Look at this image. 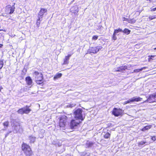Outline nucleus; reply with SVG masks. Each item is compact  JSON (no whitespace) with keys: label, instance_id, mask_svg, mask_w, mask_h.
Instances as JSON below:
<instances>
[{"label":"nucleus","instance_id":"35","mask_svg":"<svg viewBox=\"0 0 156 156\" xmlns=\"http://www.w3.org/2000/svg\"><path fill=\"white\" fill-rule=\"evenodd\" d=\"M151 138L152 140L154 141L156 140V136H151Z\"/></svg>","mask_w":156,"mask_h":156},{"label":"nucleus","instance_id":"48","mask_svg":"<svg viewBox=\"0 0 156 156\" xmlns=\"http://www.w3.org/2000/svg\"><path fill=\"white\" fill-rule=\"evenodd\" d=\"M151 57H152V58H154V55H151Z\"/></svg>","mask_w":156,"mask_h":156},{"label":"nucleus","instance_id":"33","mask_svg":"<svg viewBox=\"0 0 156 156\" xmlns=\"http://www.w3.org/2000/svg\"><path fill=\"white\" fill-rule=\"evenodd\" d=\"M98 36L97 35H94L92 37V40H96L98 38Z\"/></svg>","mask_w":156,"mask_h":156},{"label":"nucleus","instance_id":"39","mask_svg":"<svg viewBox=\"0 0 156 156\" xmlns=\"http://www.w3.org/2000/svg\"><path fill=\"white\" fill-rule=\"evenodd\" d=\"M7 13H6L5 12V13H2V16H7Z\"/></svg>","mask_w":156,"mask_h":156},{"label":"nucleus","instance_id":"37","mask_svg":"<svg viewBox=\"0 0 156 156\" xmlns=\"http://www.w3.org/2000/svg\"><path fill=\"white\" fill-rule=\"evenodd\" d=\"M74 106V105H73V104H72V105L71 104V105H68V106L69 107L72 108Z\"/></svg>","mask_w":156,"mask_h":156},{"label":"nucleus","instance_id":"1","mask_svg":"<svg viewBox=\"0 0 156 156\" xmlns=\"http://www.w3.org/2000/svg\"><path fill=\"white\" fill-rule=\"evenodd\" d=\"M21 148L26 156H30L32 155V152L29 145L23 143L22 145Z\"/></svg>","mask_w":156,"mask_h":156},{"label":"nucleus","instance_id":"45","mask_svg":"<svg viewBox=\"0 0 156 156\" xmlns=\"http://www.w3.org/2000/svg\"><path fill=\"white\" fill-rule=\"evenodd\" d=\"M11 132H12V131H9L7 133H9V134L10 133H11Z\"/></svg>","mask_w":156,"mask_h":156},{"label":"nucleus","instance_id":"43","mask_svg":"<svg viewBox=\"0 0 156 156\" xmlns=\"http://www.w3.org/2000/svg\"><path fill=\"white\" fill-rule=\"evenodd\" d=\"M9 135V133H7L5 135V137H7Z\"/></svg>","mask_w":156,"mask_h":156},{"label":"nucleus","instance_id":"28","mask_svg":"<svg viewBox=\"0 0 156 156\" xmlns=\"http://www.w3.org/2000/svg\"><path fill=\"white\" fill-rule=\"evenodd\" d=\"M3 60H0V69H1L3 67Z\"/></svg>","mask_w":156,"mask_h":156},{"label":"nucleus","instance_id":"52","mask_svg":"<svg viewBox=\"0 0 156 156\" xmlns=\"http://www.w3.org/2000/svg\"><path fill=\"white\" fill-rule=\"evenodd\" d=\"M2 30H0V31Z\"/></svg>","mask_w":156,"mask_h":156},{"label":"nucleus","instance_id":"14","mask_svg":"<svg viewBox=\"0 0 156 156\" xmlns=\"http://www.w3.org/2000/svg\"><path fill=\"white\" fill-rule=\"evenodd\" d=\"M71 12L76 13L78 12V8L76 5H75L72 7L70 9Z\"/></svg>","mask_w":156,"mask_h":156},{"label":"nucleus","instance_id":"34","mask_svg":"<svg viewBox=\"0 0 156 156\" xmlns=\"http://www.w3.org/2000/svg\"><path fill=\"white\" fill-rule=\"evenodd\" d=\"M155 18H156V17H155V16H150L149 17L148 19L149 20H153Z\"/></svg>","mask_w":156,"mask_h":156},{"label":"nucleus","instance_id":"49","mask_svg":"<svg viewBox=\"0 0 156 156\" xmlns=\"http://www.w3.org/2000/svg\"><path fill=\"white\" fill-rule=\"evenodd\" d=\"M2 78V76L0 75V79Z\"/></svg>","mask_w":156,"mask_h":156},{"label":"nucleus","instance_id":"21","mask_svg":"<svg viewBox=\"0 0 156 156\" xmlns=\"http://www.w3.org/2000/svg\"><path fill=\"white\" fill-rule=\"evenodd\" d=\"M122 32H123L124 34H126V35H128L130 33L131 30L125 28L123 30H122Z\"/></svg>","mask_w":156,"mask_h":156},{"label":"nucleus","instance_id":"3","mask_svg":"<svg viewBox=\"0 0 156 156\" xmlns=\"http://www.w3.org/2000/svg\"><path fill=\"white\" fill-rule=\"evenodd\" d=\"M15 3H14V5L11 6L10 5H7L5 9V12L8 14H12L15 9Z\"/></svg>","mask_w":156,"mask_h":156},{"label":"nucleus","instance_id":"42","mask_svg":"<svg viewBox=\"0 0 156 156\" xmlns=\"http://www.w3.org/2000/svg\"><path fill=\"white\" fill-rule=\"evenodd\" d=\"M124 20H126V21H127V20H128V19H126L125 17H124Z\"/></svg>","mask_w":156,"mask_h":156},{"label":"nucleus","instance_id":"10","mask_svg":"<svg viewBox=\"0 0 156 156\" xmlns=\"http://www.w3.org/2000/svg\"><path fill=\"white\" fill-rule=\"evenodd\" d=\"M34 75L35 77L36 80H43V75L41 73H39L38 72L35 71Z\"/></svg>","mask_w":156,"mask_h":156},{"label":"nucleus","instance_id":"4","mask_svg":"<svg viewBox=\"0 0 156 156\" xmlns=\"http://www.w3.org/2000/svg\"><path fill=\"white\" fill-rule=\"evenodd\" d=\"M102 47L101 46H98L96 47H90L88 50L87 54H91V53H96L99 51L101 50Z\"/></svg>","mask_w":156,"mask_h":156},{"label":"nucleus","instance_id":"46","mask_svg":"<svg viewBox=\"0 0 156 156\" xmlns=\"http://www.w3.org/2000/svg\"><path fill=\"white\" fill-rule=\"evenodd\" d=\"M11 132H12V131H9L7 133H9V134L10 133H11Z\"/></svg>","mask_w":156,"mask_h":156},{"label":"nucleus","instance_id":"20","mask_svg":"<svg viewBox=\"0 0 156 156\" xmlns=\"http://www.w3.org/2000/svg\"><path fill=\"white\" fill-rule=\"evenodd\" d=\"M62 74L61 73H58L56 74L54 77V79L55 80L59 78L62 76Z\"/></svg>","mask_w":156,"mask_h":156},{"label":"nucleus","instance_id":"12","mask_svg":"<svg viewBox=\"0 0 156 156\" xmlns=\"http://www.w3.org/2000/svg\"><path fill=\"white\" fill-rule=\"evenodd\" d=\"M47 11V9L44 8H41L40 11L39 12L38 14V17H39L41 19L44 17V14L46 13Z\"/></svg>","mask_w":156,"mask_h":156},{"label":"nucleus","instance_id":"17","mask_svg":"<svg viewBox=\"0 0 156 156\" xmlns=\"http://www.w3.org/2000/svg\"><path fill=\"white\" fill-rule=\"evenodd\" d=\"M142 99L140 97H134L131 98V101L132 102L134 101H141Z\"/></svg>","mask_w":156,"mask_h":156},{"label":"nucleus","instance_id":"9","mask_svg":"<svg viewBox=\"0 0 156 156\" xmlns=\"http://www.w3.org/2000/svg\"><path fill=\"white\" fill-rule=\"evenodd\" d=\"M66 116H64L60 118L59 122V126L60 127L65 126L66 121Z\"/></svg>","mask_w":156,"mask_h":156},{"label":"nucleus","instance_id":"7","mask_svg":"<svg viewBox=\"0 0 156 156\" xmlns=\"http://www.w3.org/2000/svg\"><path fill=\"white\" fill-rule=\"evenodd\" d=\"M80 122V121L77 119L72 120L70 123L71 129H76Z\"/></svg>","mask_w":156,"mask_h":156},{"label":"nucleus","instance_id":"32","mask_svg":"<svg viewBox=\"0 0 156 156\" xmlns=\"http://www.w3.org/2000/svg\"><path fill=\"white\" fill-rule=\"evenodd\" d=\"M131 102V99H129V100H128L127 101L124 102L123 103V104L125 105V104H127L128 103H130Z\"/></svg>","mask_w":156,"mask_h":156},{"label":"nucleus","instance_id":"30","mask_svg":"<svg viewBox=\"0 0 156 156\" xmlns=\"http://www.w3.org/2000/svg\"><path fill=\"white\" fill-rule=\"evenodd\" d=\"M36 81L37 83L38 84H41L43 83L42 80H36Z\"/></svg>","mask_w":156,"mask_h":156},{"label":"nucleus","instance_id":"44","mask_svg":"<svg viewBox=\"0 0 156 156\" xmlns=\"http://www.w3.org/2000/svg\"><path fill=\"white\" fill-rule=\"evenodd\" d=\"M3 45L2 44H0V48H2Z\"/></svg>","mask_w":156,"mask_h":156},{"label":"nucleus","instance_id":"29","mask_svg":"<svg viewBox=\"0 0 156 156\" xmlns=\"http://www.w3.org/2000/svg\"><path fill=\"white\" fill-rule=\"evenodd\" d=\"M116 34H114V33L113 34L112 38L113 40L114 41L116 40L117 39V37H116Z\"/></svg>","mask_w":156,"mask_h":156},{"label":"nucleus","instance_id":"41","mask_svg":"<svg viewBox=\"0 0 156 156\" xmlns=\"http://www.w3.org/2000/svg\"><path fill=\"white\" fill-rule=\"evenodd\" d=\"M2 89H3L2 87V86H0V92L1 91V90H2Z\"/></svg>","mask_w":156,"mask_h":156},{"label":"nucleus","instance_id":"31","mask_svg":"<svg viewBox=\"0 0 156 156\" xmlns=\"http://www.w3.org/2000/svg\"><path fill=\"white\" fill-rule=\"evenodd\" d=\"M81 156H89L88 155H87L86 152H83L81 153Z\"/></svg>","mask_w":156,"mask_h":156},{"label":"nucleus","instance_id":"23","mask_svg":"<svg viewBox=\"0 0 156 156\" xmlns=\"http://www.w3.org/2000/svg\"><path fill=\"white\" fill-rule=\"evenodd\" d=\"M9 122L8 121L5 122L3 123V125L5 128V129H6L8 128L9 125Z\"/></svg>","mask_w":156,"mask_h":156},{"label":"nucleus","instance_id":"36","mask_svg":"<svg viewBox=\"0 0 156 156\" xmlns=\"http://www.w3.org/2000/svg\"><path fill=\"white\" fill-rule=\"evenodd\" d=\"M151 11L153 12L156 11V7L154 8H151Z\"/></svg>","mask_w":156,"mask_h":156},{"label":"nucleus","instance_id":"16","mask_svg":"<svg viewBox=\"0 0 156 156\" xmlns=\"http://www.w3.org/2000/svg\"><path fill=\"white\" fill-rule=\"evenodd\" d=\"M127 68V67L126 66H120L117 68L116 71L123 73Z\"/></svg>","mask_w":156,"mask_h":156},{"label":"nucleus","instance_id":"38","mask_svg":"<svg viewBox=\"0 0 156 156\" xmlns=\"http://www.w3.org/2000/svg\"><path fill=\"white\" fill-rule=\"evenodd\" d=\"M27 90V87H24L23 88V90L24 91H26Z\"/></svg>","mask_w":156,"mask_h":156},{"label":"nucleus","instance_id":"26","mask_svg":"<svg viewBox=\"0 0 156 156\" xmlns=\"http://www.w3.org/2000/svg\"><path fill=\"white\" fill-rule=\"evenodd\" d=\"M127 21L129 23H134L136 22V20L134 19H128Z\"/></svg>","mask_w":156,"mask_h":156},{"label":"nucleus","instance_id":"24","mask_svg":"<svg viewBox=\"0 0 156 156\" xmlns=\"http://www.w3.org/2000/svg\"><path fill=\"white\" fill-rule=\"evenodd\" d=\"M122 30L120 28H119L118 29H115L113 33L117 35V33L119 32H122Z\"/></svg>","mask_w":156,"mask_h":156},{"label":"nucleus","instance_id":"51","mask_svg":"<svg viewBox=\"0 0 156 156\" xmlns=\"http://www.w3.org/2000/svg\"><path fill=\"white\" fill-rule=\"evenodd\" d=\"M11 123H12L11 125L12 126L13 124H12V121L11 122Z\"/></svg>","mask_w":156,"mask_h":156},{"label":"nucleus","instance_id":"19","mask_svg":"<svg viewBox=\"0 0 156 156\" xmlns=\"http://www.w3.org/2000/svg\"><path fill=\"white\" fill-rule=\"evenodd\" d=\"M152 127V125H147L145 126L141 130L143 132H145L146 130H147L151 128Z\"/></svg>","mask_w":156,"mask_h":156},{"label":"nucleus","instance_id":"6","mask_svg":"<svg viewBox=\"0 0 156 156\" xmlns=\"http://www.w3.org/2000/svg\"><path fill=\"white\" fill-rule=\"evenodd\" d=\"M148 102L149 103L156 102V93L150 95L147 100L144 102V103Z\"/></svg>","mask_w":156,"mask_h":156},{"label":"nucleus","instance_id":"47","mask_svg":"<svg viewBox=\"0 0 156 156\" xmlns=\"http://www.w3.org/2000/svg\"><path fill=\"white\" fill-rule=\"evenodd\" d=\"M147 1H149V2H151V0H146Z\"/></svg>","mask_w":156,"mask_h":156},{"label":"nucleus","instance_id":"5","mask_svg":"<svg viewBox=\"0 0 156 156\" xmlns=\"http://www.w3.org/2000/svg\"><path fill=\"white\" fill-rule=\"evenodd\" d=\"M31 111L29 108V106L27 105L26 107L20 109L17 111V112L21 114H23L24 113L27 114Z\"/></svg>","mask_w":156,"mask_h":156},{"label":"nucleus","instance_id":"8","mask_svg":"<svg viewBox=\"0 0 156 156\" xmlns=\"http://www.w3.org/2000/svg\"><path fill=\"white\" fill-rule=\"evenodd\" d=\"M123 112L122 109L115 108L113 110L112 114L115 116L118 117L122 115Z\"/></svg>","mask_w":156,"mask_h":156},{"label":"nucleus","instance_id":"11","mask_svg":"<svg viewBox=\"0 0 156 156\" xmlns=\"http://www.w3.org/2000/svg\"><path fill=\"white\" fill-rule=\"evenodd\" d=\"M12 128L14 133H16L18 132H20V126L18 123L14 124Z\"/></svg>","mask_w":156,"mask_h":156},{"label":"nucleus","instance_id":"50","mask_svg":"<svg viewBox=\"0 0 156 156\" xmlns=\"http://www.w3.org/2000/svg\"><path fill=\"white\" fill-rule=\"evenodd\" d=\"M153 49L154 50H156V48H153Z\"/></svg>","mask_w":156,"mask_h":156},{"label":"nucleus","instance_id":"13","mask_svg":"<svg viewBox=\"0 0 156 156\" xmlns=\"http://www.w3.org/2000/svg\"><path fill=\"white\" fill-rule=\"evenodd\" d=\"M25 81L27 85L29 86H30V87L33 85L32 80L30 76H28L26 77L25 78Z\"/></svg>","mask_w":156,"mask_h":156},{"label":"nucleus","instance_id":"40","mask_svg":"<svg viewBox=\"0 0 156 156\" xmlns=\"http://www.w3.org/2000/svg\"><path fill=\"white\" fill-rule=\"evenodd\" d=\"M136 71H134L135 72H139L140 71H141L142 70V69H136Z\"/></svg>","mask_w":156,"mask_h":156},{"label":"nucleus","instance_id":"18","mask_svg":"<svg viewBox=\"0 0 156 156\" xmlns=\"http://www.w3.org/2000/svg\"><path fill=\"white\" fill-rule=\"evenodd\" d=\"M29 139L30 140V143H34L36 139V137L33 135L29 136Z\"/></svg>","mask_w":156,"mask_h":156},{"label":"nucleus","instance_id":"22","mask_svg":"<svg viewBox=\"0 0 156 156\" xmlns=\"http://www.w3.org/2000/svg\"><path fill=\"white\" fill-rule=\"evenodd\" d=\"M147 143L145 141H141L139 142L138 143V146L139 147H141L142 145H144V144H147Z\"/></svg>","mask_w":156,"mask_h":156},{"label":"nucleus","instance_id":"27","mask_svg":"<svg viewBox=\"0 0 156 156\" xmlns=\"http://www.w3.org/2000/svg\"><path fill=\"white\" fill-rule=\"evenodd\" d=\"M110 134L108 132H107L104 135V137L105 139H108L110 137Z\"/></svg>","mask_w":156,"mask_h":156},{"label":"nucleus","instance_id":"25","mask_svg":"<svg viewBox=\"0 0 156 156\" xmlns=\"http://www.w3.org/2000/svg\"><path fill=\"white\" fill-rule=\"evenodd\" d=\"M42 20V19L41 18L38 17V19L37 20V22H36V25L37 27H39V25L40 24V22Z\"/></svg>","mask_w":156,"mask_h":156},{"label":"nucleus","instance_id":"15","mask_svg":"<svg viewBox=\"0 0 156 156\" xmlns=\"http://www.w3.org/2000/svg\"><path fill=\"white\" fill-rule=\"evenodd\" d=\"M72 54H68L67 56H66L64 60L63 65L67 64L69 63V60L70 57L71 56Z\"/></svg>","mask_w":156,"mask_h":156},{"label":"nucleus","instance_id":"2","mask_svg":"<svg viewBox=\"0 0 156 156\" xmlns=\"http://www.w3.org/2000/svg\"><path fill=\"white\" fill-rule=\"evenodd\" d=\"M83 111L81 108H78L75 110L74 112L75 118L78 120L80 119L81 121L84 120V117H83L82 114Z\"/></svg>","mask_w":156,"mask_h":156}]
</instances>
